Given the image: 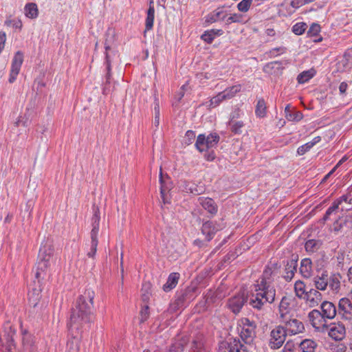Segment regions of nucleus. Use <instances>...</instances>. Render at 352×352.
I'll return each instance as SVG.
<instances>
[{
	"instance_id": "nucleus-1",
	"label": "nucleus",
	"mask_w": 352,
	"mask_h": 352,
	"mask_svg": "<svg viewBox=\"0 0 352 352\" xmlns=\"http://www.w3.org/2000/svg\"><path fill=\"white\" fill-rule=\"evenodd\" d=\"M95 294L92 290L86 289L76 301V305L72 311L69 327L78 330L83 324L90 322V314L94 304Z\"/></svg>"
},
{
	"instance_id": "nucleus-2",
	"label": "nucleus",
	"mask_w": 352,
	"mask_h": 352,
	"mask_svg": "<svg viewBox=\"0 0 352 352\" xmlns=\"http://www.w3.org/2000/svg\"><path fill=\"white\" fill-rule=\"evenodd\" d=\"M254 289H252L249 296V303L257 310H261L264 306L272 303L275 300L276 290L263 289L261 287L254 284Z\"/></svg>"
},
{
	"instance_id": "nucleus-3",
	"label": "nucleus",
	"mask_w": 352,
	"mask_h": 352,
	"mask_svg": "<svg viewBox=\"0 0 352 352\" xmlns=\"http://www.w3.org/2000/svg\"><path fill=\"white\" fill-rule=\"evenodd\" d=\"M240 326L242 327L241 338L246 344L251 343L256 336V323L248 318H243L240 320Z\"/></svg>"
},
{
	"instance_id": "nucleus-4",
	"label": "nucleus",
	"mask_w": 352,
	"mask_h": 352,
	"mask_svg": "<svg viewBox=\"0 0 352 352\" xmlns=\"http://www.w3.org/2000/svg\"><path fill=\"white\" fill-rule=\"evenodd\" d=\"M54 253V248L50 244H45L43 245L39 251L38 262V270L41 272L45 271L51 263L52 256Z\"/></svg>"
},
{
	"instance_id": "nucleus-5",
	"label": "nucleus",
	"mask_w": 352,
	"mask_h": 352,
	"mask_svg": "<svg viewBox=\"0 0 352 352\" xmlns=\"http://www.w3.org/2000/svg\"><path fill=\"white\" fill-rule=\"evenodd\" d=\"M219 141V136L215 133H210L207 137L204 134H200L197 138L195 146L200 152H203L214 146Z\"/></svg>"
},
{
	"instance_id": "nucleus-6",
	"label": "nucleus",
	"mask_w": 352,
	"mask_h": 352,
	"mask_svg": "<svg viewBox=\"0 0 352 352\" xmlns=\"http://www.w3.org/2000/svg\"><path fill=\"white\" fill-rule=\"evenodd\" d=\"M287 336V330L284 327H276L270 333V346L272 349H279L285 342Z\"/></svg>"
},
{
	"instance_id": "nucleus-7",
	"label": "nucleus",
	"mask_w": 352,
	"mask_h": 352,
	"mask_svg": "<svg viewBox=\"0 0 352 352\" xmlns=\"http://www.w3.org/2000/svg\"><path fill=\"white\" fill-rule=\"evenodd\" d=\"M308 318L313 327L316 330L324 331L327 329V318L323 316L320 311L313 309L309 313Z\"/></svg>"
},
{
	"instance_id": "nucleus-8",
	"label": "nucleus",
	"mask_w": 352,
	"mask_h": 352,
	"mask_svg": "<svg viewBox=\"0 0 352 352\" xmlns=\"http://www.w3.org/2000/svg\"><path fill=\"white\" fill-rule=\"evenodd\" d=\"M218 352H249V350L247 346L241 343L239 340L234 339L230 342H221L219 346Z\"/></svg>"
},
{
	"instance_id": "nucleus-9",
	"label": "nucleus",
	"mask_w": 352,
	"mask_h": 352,
	"mask_svg": "<svg viewBox=\"0 0 352 352\" xmlns=\"http://www.w3.org/2000/svg\"><path fill=\"white\" fill-rule=\"evenodd\" d=\"M14 333V329L9 324L5 325L3 331L0 333V342L8 351H11L14 346L13 344Z\"/></svg>"
},
{
	"instance_id": "nucleus-10",
	"label": "nucleus",
	"mask_w": 352,
	"mask_h": 352,
	"mask_svg": "<svg viewBox=\"0 0 352 352\" xmlns=\"http://www.w3.org/2000/svg\"><path fill=\"white\" fill-rule=\"evenodd\" d=\"M273 276L274 271L271 268L267 267L264 270L263 275L256 280L254 285L261 287L265 290H269L270 289L276 290L272 285L274 281Z\"/></svg>"
},
{
	"instance_id": "nucleus-11",
	"label": "nucleus",
	"mask_w": 352,
	"mask_h": 352,
	"mask_svg": "<svg viewBox=\"0 0 352 352\" xmlns=\"http://www.w3.org/2000/svg\"><path fill=\"white\" fill-rule=\"evenodd\" d=\"M328 335L336 341L342 340L346 336V329L344 325L341 322L331 323L328 325Z\"/></svg>"
},
{
	"instance_id": "nucleus-12",
	"label": "nucleus",
	"mask_w": 352,
	"mask_h": 352,
	"mask_svg": "<svg viewBox=\"0 0 352 352\" xmlns=\"http://www.w3.org/2000/svg\"><path fill=\"white\" fill-rule=\"evenodd\" d=\"M223 227V224L208 221L203 223L201 232L206 236V240L209 241L213 238L214 234L222 230Z\"/></svg>"
},
{
	"instance_id": "nucleus-13",
	"label": "nucleus",
	"mask_w": 352,
	"mask_h": 352,
	"mask_svg": "<svg viewBox=\"0 0 352 352\" xmlns=\"http://www.w3.org/2000/svg\"><path fill=\"white\" fill-rule=\"evenodd\" d=\"M338 314L346 320L352 319V302L347 298H341L338 302Z\"/></svg>"
},
{
	"instance_id": "nucleus-14",
	"label": "nucleus",
	"mask_w": 352,
	"mask_h": 352,
	"mask_svg": "<svg viewBox=\"0 0 352 352\" xmlns=\"http://www.w3.org/2000/svg\"><path fill=\"white\" fill-rule=\"evenodd\" d=\"M23 61V54L21 51L16 52L12 63V67L9 78V82L10 83L13 82L16 80V76L19 73Z\"/></svg>"
},
{
	"instance_id": "nucleus-15",
	"label": "nucleus",
	"mask_w": 352,
	"mask_h": 352,
	"mask_svg": "<svg viewBox=\"0 0 352 352\" xmlns=\"http://www.w3.org/2000/svg\"><path fill=\"white\" fill-rule=\"evenodd\" d=\"M282 322L285 323V329L292 335L300 333L305 330L303 323L297 319L287 320L286 318H285L282 320Z\"/></svg>"
},
{
	"instance_id": "nucleus-16",
	"label": "nucleus",
	"mask_w": 352,
	"mask_h": 352,
	"mask_svg": "<svg viewBox=\"0 0 352 352\" xmlns=\"http://www.w3.org/2000/svg\"><path fill=\"white\" fill-rule=\"evenodd\" d=\"M41 293V289L40 288H33L28 294L30 305L36 313L40 312L43 308V305L40 302Z\"/></svg>"
},
{
	"instance_id": "nucleus-17",
	"label": "nucleus",
	"mask_w": 352,
	"mask_h": 352,
	"mask_svg": "<svg viewBox=\"0 0 352 352\" xmlns=\"http://www.w3.org/2000/svg\"><path fill=\"white\" fill-rule=\"evenodd\" d=\"M247 300L248 298L244 294H238L228 300V306L234 314H238Z\"/></svg>"
},
{
	"instance_id": "nucleus-18",
	"label": "nucleus",
	"mask_w": 352,
	"mask_h": 352,
	"mask_svg": "<svg viewBox=\"0 0 352 352\" xmlns=\"http://www.w3.org/2000/svg\"><path fill=\"white\" fill-rule=\"evenodd\" d=\"M311 307H316L321 302L322 295L317 289H310L304 298Z\"/></svg>"
},
{
	"instance_id": "nucleus-19",
	"label": "nucleus",
	"mask_w": 352,
	"mask_h": 352,
	"mask_svg": "<svg viewBox=\"0 0 352 352\" xmlns=\"http://www.w3.org/2000/svg\"><path fill=\"white\" fill-rule=\"evenodd\" d=\"M320 312L322 314L323 316L327 318V320L333 319L338 313V310L335 305L329 301L322 302L320 305Z\"/></svg>"
},
{
	"instance_id": "nucleus-20",
	"label": "nucleus",
	"mask_w": 352,
	"mask_h": 352,
	"mask_svg": "<svg viewBox=\"0 0 352 352\" xmlns=\"http://www.w3.org/2000/svg\"><path fill=\"white\" fill-rule=\"evenodd\" d=\"M199 203L210 214L214 215L218 210V207L214 201L210 197H199Z\"/></svg>"
},
{
	"instance_id": "nucleus-21",
	"label": "nucleus",
	"mask_w": 352,
	"mask_h": 352,
	"mask_svg": "<svg viewBox=\"0 0 352 352\" xmlns=\"http://www.w3.org/2000/svg\"><path fill=\"white\" fill-rule=\"evenodd\" d=\"M300 272L306 278H309L312 273V263L310 258H305L301 261Z\"/></svg>"
},
{
	"instance_id": "nucleus-22",
	"label": "nucleus",
	"mask_w": 352,
	"mask_h": 352,
	"mask_svg": "<svg viewBox=\"0 0 352 352\" xmlns=\"http://www.w3.org/2000/svg\"><path fill=\"white\" fill-rule=\"evenodd\" d=\"M328 275L322 273L321 276H316L314 278V283L317 290H325L328 285Z\"/></svg>"
},
{
	"instance_id": "nucleus-23",
	"label": "nucleus",
	"mask_w": 352,
	"mask_h": 352,
	"mask_svg": "<svg viewBox=\"0 0 352 352\" xmlns=\"http://www.w3.org/2000/svg\"><path fill=\"white\" fill-rule=\"evenodd\" d=\"M226 14L223 10L218 8L212 13L209 14L206 19V23H212L219 20H224Z\"/></svg>"
},
{
	"instance_id": "nucleus-24",
	"label": "nucleus",
	"mask_w": 352,
	"mask_h": 352,
	"mask_svg": "<svg viewBox=\"0 0 352 352\" xmlns=\"http://www.w3.org/2000/svg\"><path fill=\"white\" fill-rule=\"evenodd\" d=\"M349 195V190L346 195H342L339 199L334 201L335 204H338V208L340 206L342 211H349L352 209V201H349L348 197Z\"/></svg>"
},
{
	"instance_id": "nucleus-25",
	"label": "nucleus",
	"mask_w": 352,
	"mask_h": 352,
	"mask_svg": "<svg viewBox=\"0 0 352 352\" xmlns=\"http://www.w3.org/2000/svg\"><path fill=\"white\" fill-rule=\"evenodd\" d=\"M104 48H105V64L107 65V76H106V78H107L106 82L109 83L111 69V59H110V56H109L108 51L111 50V46L109 45L108 38H107L105 41Z\"/></svg>"
},
{
	"instance_id": "nucleus-26",
	"label": "nucleus",
	"mask_w": 352,
	"mask_h": 352,
	"mask_svg": "<svg viewBox=\"0 0 352 352\" xmlns=\"http://www.w3.org/2000/svg\"><path fill=\"white\" fill-rule=\"evenodd\" d=\"M179 278V274L171 273L168 278L167 282L164 285L163 289L165 292H168L172 289L177 284Z\"/></svg>"
},
{
	"instance_id": "nucleus-27",
	"label": "nucleus",
	"mask_w": 352,
	"mask_h": 352,
	"mask_svg": "<svg viewBox=\"0 0 352 352\" xmlns=\"http://www.w3.org/2000/svg\"><path fill=\"white\" fill-rule=\"evenodd\" d=\"M322 242L320 240L310 239L305 244V250L309 253L317 252L321 247Z\"/></svg>"
},
{
	"instance_id": "nucleus-28",
	"label": "nucleus",
	"mask_w": 352,
	"mask_h": 352,
	"mask_svg": "<svg viewBox=\"0 0 352 352\" xmlns=\"http://www.w3.org/2000/svg\"><path fill=\"white\" fill-rule=\"evenodd\" d=\"M297 267V261L296 260H291L285 266V272L286 274L285 275V278L286 280H292L294 275V272L296 271Z\"/></svg>"
},
{
	"instance_id": "nucleus-29",
	"label": "nucleus",
	"mask_w": 352,
	"mask_h": 352,
	"mask_svg": "<svg viewBox=\"0 0 352 352\" xmlns=\"http://www.w3.org/2000/svg\"><path fill=\"white\" fill-rule=\"evenodd\" d=\"M25 14L30 19H35L38 16V10L34 3H29L25 6Z\"/></svg>"
},
{
	"instance_id": "nucleus-30",
	"label": "nucleus",
	"mask_w": 352,
	"mask_h": 352,
	"mask_svg": "<svg viewBox=\"0 0 352 352\" xmlns=\"http://www.w3.org/2000/svg\"><path fill=\"white\" fill-rule=\"evenodd\" d=\"M289 311V302L286 296H283L279 304V314L282 320L285 319Z\"/></svg>"
},
{
	"instance_id": "nucleus-31",
	"label": "nucleus",
	"mask_w": 352,
	"mask_h": 352,
	"mask_svg": "<svg viewBox=\"0 0 352 352\" xmlns=\"http://www.w3.org/2000/svg\"><path fill=\"white\" fill-rule=\"evenodd\" d=\"M100 212L98 208L94 209V214L92 217V230L91 231V236H98L99 230L100 222Z\"/></svg>"
},
{
	"instance_id": "nucleus-32",
	"label": "nucleus",
	"mask_w": 352,
	"mask_h": 352,
	"mask_svg": "<svg viewBox=\"0 0 352 352\" xmlns=\"http://www.w3.org/2000/svg\"><path fill=\"white\" fill-rule=\"evenodd\" d=\"M255 113L259 118H264L267 113L266 103L263 98H260L256 104Z\"/></svg>"
},
{
	"instance_id": "nucleus-33",
	"label": "nucleus",
	"mask_w": 352,
	"mask_h": 352,
	"mask_svg": "<svg viewBox=\"0 0 352 352\" xmlns=\"http://www.w3.org/2000/svg\"><path fill=\"white\" fill-rule=\"evenodd\" d=\"M294 290L296 295L299 298L304 299L307 291L305 288V285L302 281L298 280L294 285Z\"/></svg>"
},
{
	"instance_id": "nucleus-34",
	"label": "nucleus",
	"mask_w": 352,
	"mask_h": 352,
	"mask_svg": "<svg viewBox=\"0 0 352 352\" xmlns=\"http://www.w3.org/2000/svg\"><path fill=\"white\" fill-rule=\"evenodd\" d=\"M241 90V85L239 84L226 89L222 93H223L224 96L226 97V100H228L234 98Z\"/></svg>"
},
{
	"instance_id": "nucleus-35",
	"label": "nucleus",
	"mask_w": 352,
	"mask_h": 352,
	"mask_svg": "<svg viewBox=\"0 0 352 352\" xmlns=\"http://www.w3.org/2000/svg\"><path fill=\"white\" fill-rule=\"evenodd\" d=\"M316 74V71L314 69H311L307 71H304L300 73L298 77V82L300 84L305 83L307 82L309 79H311Z\"/></svg>"
},
{
	"instance_id": "nucleus-36",
	"label": "nucleus",
	"mask_w": 352,
	"mask_h": 352,
	"mask_svg": "<svg viewBox=\"0 0 352 352\" xmlns=\"http://www.w3.org/2000/svg\"><path fill=\"white\" fill-rule=\"evenodd\" d=\"M184 189L187 192H190L195 195H201L204 191L203 186H198L190 183L186 184Z\"/></svg>"
},
{
	"instance_id": "nucleus-37",
	"label": "nucleus",
	"mask_w": 352,
	"mask_h": 352,
	"mask_svg": "<svg viewBox=\"0 0 352 352\" xmlns=\"http://www.w3.org/2000/svg\"><path fill=\"white\" fill-rule=\"evenodd\" d=\"M225 100H226V97L224 96L223 93L220 92L217 96L210 99L209 101L208 107L210 108L216 107Z\"/></svg>"
},
{
	"instance_id": "nucleus-38",
	"label": "nucleus",
	"mask_w": 352,
	"mask_h": 352,
	"mask_svg": "<svg viewBox=\"0 0 352 352\" xmlns=\"http://www.w3.org/2000/svg\"><path fill=\"white\" fill-rule=\"evenodd\" d=\"M160 182L161 184V187H160L161 197H162L163 203L165 204L166 203H168V200L166 198V190H168V188H166L164 184V176H163L162 168H160Z\"/></svg>"
},
{
	"instance_id": "nucleus-39",
	"label": "nucleus",
	"mask_w": 352,
	"mask_h": 352,
	"mask_svg": "<svg viewBox=\"0 0 352 352\" xmlns=\"http://www.w3.org/2000/svg\"><path fill=\"white\" fill-rule=\"evenodd\" d=\"M328 284L330 288L333 291H338L340 287V282L339 275L333 274L328 280Z\"/></svg>"
},
{
	"instance_id": "nucleus-40",
	"label": "nucleus",
	"mask_w": 352,
	"mask_h": 352,
	"mask_svg": "<svg viewBox=\"0 0 352 352\" xmlns=\"http://www.w3.org/2000/svg\"><path fill=\"white\" fill-rule=\"evenodd\" d=\"M151 296V284L149 283H144L142 288V299L143 302H147Z\"/></svg>"
},
{
	"instance_id": "nucleus-41",
	"label": "nucleus",
	"mask_w": 352,
	"mask_h": 352,
	"mask_svg": "<svg viewBox=\"0 0 352 352\" xmlns=\"http://www.w3.org/2000/svg\"><path fill=\"white\" fill-rule=\"evenodd\" d=\"M98 236H91V250L87 253V256L90 258H94L96 251L98 246Z\"/></svg>"
},
{
	"instance_id": "nucleus-42",
	"label": "nucleus",
	"mask_w": 352,
	"mask_h": 352,
	"mask_svg": "<svg viewBox=\"0 0 352 352\" xmlns=\"http://www.w3.org/2000/svg\"><path fill=\"white\" fill-rule=\"evenodd\" d=\"M79 341L76 338L69 340L67 344V352H78Z\"/></svg>"
},
{
	"instance_id": "nucleus-43",
	"label": "nucleus",
	"mask_w": 352,
	"mask_h": 352,
	"mask_svg": "<svg viewBox=\"0 0 352 352\" xmlns=\"http://www.w3.org/2000/svg\"><path fill=\"white\" fill-rule=\"evenodd\" d=\"M220 32V30H217V32L214 30H211L210 31H206L201 36V39L208 43H212L213 41L215 35L217 32Z\"/></svg>"
},
{
	"instance_id": "nucleus-44",
	"label": "nucleus",
	"mask_w": 352,
	"mask_h": 352,
	"mask_svg": "<svg viewBox=\"0 0 352 352\" xmlns=\"http://www.w3.org/2000/svg\"><path fill=\"white\" fill-rule=\"evenodd\" d=\"M307 25L305 23H297L292 28L293 32L296 35H300L303 34L307 29Z\"/></svg>"
},
{
	"instance_id": "nucleus-45",
	"label": "nucleus",
	"mask_w": 352,
	"mask_h": 352,
	"mask_svg": "<svg viewBox=\"0 0 352 352\" xmlns=\"http://www.w3.org/2000/svg\"><path fill=\"white\" fill-rule=\"evenodd\" d=\"M243 16L241 14L234 13L226 20V24L230 25L232 23H243Z\"/></svg>"
},
{
	"instance_id": "nucleus-46",
	"label": "nucleus",
	"mask_w": 352,
	"mask_h": 352,
	"mask_svg": "<svg viewBox=\"0 0 352 352\" xmlns=\"http://www.w3.org/2000/svg\"><path fill=\"white\" fill-rule=\"evenodd\" d=\"M252 0H242L237 5V8L240 12H246L249 10Z\"/></svg>"
},
{
	"instance_id": "nucleus-47",
	"label": "nucleus",
	"mask_w": 352,
	"mask_h": 352,
	"mask_svg": "<svg viewBox=\"0 0 352 352\" xmlns=\"http://www.w3.org/2000/svg\"><path fill=\"white\" fill-rule=\"evenodd\" d=\"M195 138V133L194 131L189 130L186 133V135L184 138L183 142L186 145L191 144Z\"/></svg>"
},
{
	"instance_id": "nucleus-48",
	"label": "nucleus",
	"mask_w": 352,
	"mask_h": 352,
	"mask_svg": "<svg viewBox=\"0 0 352 352\" xmlns=\"http://www.w3.org/2000/svg\"><path fill=\"white\" fill-rule=\"evenodd\" d=\"M140 322L141 323H143L146 320H147V319L149 317V307L148 305H145L141 309L140 311Z\"/></svg>"
},
{
	"instance_id": "nucleus-49",
	"label": "nucleus",
	"mask_w": 352,
	"mask_h": 352,
	"mask_svg": "<svg viewBox=\"0 0 352 352\" xmlns=\"http://www.w3.org/2000/svg\"><path fill=\"white\" fill-rule=\"evenodd\" d=\"M30 122L31 119L25 118L23 116H20L14 123L16 126H23L27 127L30 125Z\"/></svg>"
},
{
	"instance_id": "nucleus-50",
	"label": "nucleus",
	"mask_w": 352,
	"mask_h": 352,
	"mask_svg": "<svg viewBox=\"0 0 352 352\" xmlns=\"http://www.w3.org/2000/svg\"><path fill=\"white\" fill-rule=\"evenodd\" d=\"M314 146V142H307L304 145H302L300 146L298 150L297 153L300 155H304L305 153H307L308 151H309L313 146Z\"/></svg>"
},
{
	"instance_id": "nucleus-51",
	"label": "nucleus",
	"mask_w": 352,
	"mask_h": 352,
	"mask_svg": "<svg viewBox=\"0 0 352 352\" xmlns=\"http://www.w3.org/2000/svg\"><path fill=\"white\" fill-rule=\"evenodd\" d=\"M320 32V25L318 23H313L310 26V28L307 32V34L309 36H317Z\"/></svg>"
},
{
	"instance_id": "nucleus-52",
	"label": "nucleus",
	"mask_w": 352,
	"mask_h": 352,
	"mask_svg": "<svg viewBox=\"0 0 352 352\" xmlns=\"http://www.w3.org/2000/svg\"><path fill=\"white\" fill-rule=\"evenodd\" d=\"M230 125L231 126V130L234 133H240L241 129L243 126V122H234L231 121L230 122Z\"/></svg>"
},
{
	"instance_id": "nucleus-53",
	"label": "nucleus",
	"mask_w": 352,
	"mask_h": 352,
	"mask_svg": "<svg viewBox=\"0 0 352 352\" xmlns=\"http://www.w3.org/2000/svg\"><path fill=\"white\" fill-rule=\"evenodd\" d=\"M338 204L333 203L332 206L329 207L327 210L326 211L324 217H323V221H327L329 219L330 215L336 212L338 210Z\"/></svg>"
},
{
	"instance_id": "nucleus-54",
	"label": "nucleus",
	"mask_w": 352,
	"mask_h": 352,
	"mask_svg": "<svg viewBox=\"0 0 352 352\" xmlns=\"http://www.w3.org/2000/svg\"><path fill=\"white\" fill-rule=\"evenodd\" d=\"M286 117L289 120L299 121L302 118V114L299 111H296L294 113H289V114H287Z\"/></svg>"
},
{
	"instance_id": "nucleus-55",
	"label": "nucleus",
	"mask_w": 352,
	"mask_h": 352,
	"mask_svg": "<svg viewBox=\"0 0 352 352\" xmlns=\"http://www.w3.org/2000/svg\"><path fill=\"white\" fill-rule=\"evenodd\" d=\"M154 16L147 15L146 19V28L151 30L153 26Z\"/></svg>"
},
{
	"instance_id": "nucleus-56",
	"label": "nucleus",
	"mask_w": 352,
	"mask_h": 352,
	"mask_svg": "<svg viewBox=\"0 0 352 352\" xmlns=\"http://www.w3.org/2000/svg\"><path fill=\"white\" fill-rule=\"evenodd\" d=\"M6 40V33L3 32H0V53L2 50L4 48L5 43Z\"/></svg>"
},
{
	"instance_id": "nucleus-57",
	"label": "nucleus",
	"mask_w": 352,
	"mask_h": 352,
	"mask_svg": "<svg viewBox=\"0 0 352 352\" xmlns=\"http://www.w3.org/2000/svg\"><path fill=\"white\" fill-rule=\"evenodd\" d=\"M305 344H307L308 348H309L310 346V349H307V352H313L314 349V346L313 345L314 344V343L313 342H311L310 340H305L301 342V345L302 346L303 348H305Z\"/></svg>"
},
{
	"instance_id": "nucleus-58",
	"label": "nucleus",
	"mask_w": 352,
	"mask_h": 352,
	"mask_svg": "<svg viewBox=\"0 0 352 352\" xmlns=\"http://www.w3.org/2000/svg\"><path fill=\"white\" fill-rule=\"evenodd\" d=\"M278 65L280 66L281 65V63L279 61H273L271 63H267L264 68V70H266L267 69H273L274 67V65Z\"/></svg>"
},
{
	"instance_id": "nucleus-59",
	"label": "nucleus",
	"mask_w": 352,
	"mask_h": 352,
	"mask_svg": "<svg viewBox=\"0 0 352 352\" xmlns=\"http://www.w3.org/2000/svg\"><path fill=\"white\" fill-rule=\"evenodd\" d=\"M347 87H348V85L345 82H341L339 86L340 92L342 94H344L346 92Z\"/></svg>"
},
{
	"instance_id": "nucleus-60",
	"label": "nucleus",
	"mask_w": 352,
	"mask_h": 352,
	"mask_svg": "<svg viewBox=\"0 0 352 352\" xmlns=\"http://www.w3.org/2000/svg\"><path fill=\"white\" fill-rule=\"evenodd\" d=\"M155 114H160V103L156 97H155V107H154Z\"/></svg>"
},
{
	"instance_id": "nucleus-61",
	"label": "nucleus",
	"mask_w": 352,
	"mask_h": 352,
	"mask_svg": "<svg viewBox=\"0 0 352 352\" xmlns=\"http://www.w3.org/2000/svg\"><path fill=\"white\" fill-rule=\"evenodd\" d=\"M334 227H333V229L335 231H339L342 229V223H339L338 221H336L334 224H333Z\"/></svg>"
},
{
	"instance_id": "nucleus-62",
	"label": "nucleus",
	"mask_w": 352,
	"mask_h": 352,
	"mask_svg": "<svg viewBox=\"0 0 352 352\" xmlns=\"http://www.w3.org/2000/svg\"><path fill=\"white\" fill-rule=\"evenodd\" d=\"M344 223L346 225V226H347L348 228H351L352 226H351L350 224L352 223V217H346L344 221Z\"/></svg>"
},
{
	"instance_id": "nucleus-63",
	"label": "nucleus",
	"mask_w": 352,
	"mask_h": 352,
	"mask_svg": "<svg viewBox=\"0 0 352 352\" xmlns=\"http://www.w3.org/2000/svg\"><path fill=\"white\" fill-rule=\"evenodd\" d=\"M205 157L208 161H212L214 159L215 156L213 152H210L208 154L206 155Z\"/></svg>"
},
{
	"instance_id": "nucleus-64",
	"label": "nucleus",
	"mask_w": 352,
	"mask_h": 352,
	"mask_svg": "<svg viewBox=\"0 0 352 352\" xmlns=\"http://www.w3.org/2000/svg\"><path fill=\"white\" fill-rule=\"evenodd\" d=\"M182 351V349H180L179 346L176 347V346H172L169 350V352H181Z\"/></svg>"
}]
</instances>
